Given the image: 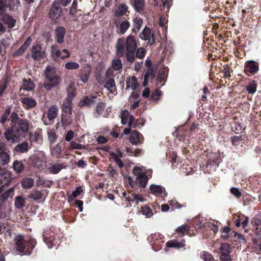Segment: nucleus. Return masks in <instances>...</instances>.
Masks as SVG:
<instances>
[{
    "instance_id": "2",
    "label": "nucleus",
    "mask_w": 261,
    "mask_h": 261,
    "mask_svg": "<svg viewBox=\"0 0 261 261\" xmlns=\"http://www.w3.org/2000/svg\"><path fill=\"white\" fill-rule=\"evenodd\" d=\"M137 46V41L133 36L129 35L126 38L125 43L123 38H120L116 45L117 55L122 57L125 53V47L126 51H130L135 50Z\"/></svg>"
},
{
    "instance_id": "16",
    "label": "nucleus",
    "mask_w": 261,
    "mask_h": 261,
    "mask_svg": "<svg viewBox=\"0 0 261 261\" xmlns=\"http://www.w3.org/2000/svg\"><path fill=\"white\" fill-rule=\"evenodd\" d=\"M66 34V30L63 27H59L55 30V38L59 43L64 42V39Z\"/></svg>"
},
{
    "instance_id": "32",
    "label": "nucleus",
    "mask_w": 261,
    "mask_h": 261,
    "mask_svg": "<svg viewBox=\"0 0 261 261\" xmlns=\"http://www.w3.org/2000/svg\"><path fill=\"white\" fill-rule=\"evenodd\" d=\"M76 92L74 88V84L72 83H70L67 88V96L66 98L67 99H69L72 101V98L75 96Z\"/></svg>"
},
{
    "instance_id": "48",
    "label": "nucleus",
    "mask_w": 261,
    "mask_h": 261,
    "mask_svg": "<svg viewBox=\"0 0 261 261\" xmlns=\"http://www.w3.org/2000/svg\"><path fill=\"white\" fill-rule=\"evenodd\" d=\"M121 61L119 59H116L112 61V67L115 70H119L122 68Z\"/></svg>"
},
{
    "instance_id": "54",
    "label": "nucleus",
    "mask_w": 261,
    "mask_h": 261,
    "mask_svg": "<svg viewBox=\"0 0 261 261\" xmlns=\"http://www.w3.org/2000/svg\"><path fill=\"white\" fill-rule=\"evenodd\" d=\"M230 229L228 227H225L221 230V238L224 240H227L229 237Z\"/></svg>"
},
{
    "instance_id": "38",
    "label": "nucleus",
    "mask_w": 261,
    "mask_h": 261,
    "mask_svg": "<svg viewBox=\"0 0 261 261\" xmlns=\"http://www.w3.org/2000/svg\"><path fill=\"white\" fill-rule=\"evenodd\" d=\"M221 255H229L230 246L227 243L222 244L220 248Z\"/></svg>"
},
{
    "instance_id": "63",
    "label": "nucleus",
    "mask_w": 261,
    "mask_h": 261,
    "mask_svg": "<svg viewBox=\"0 0 261 261\" xmlns=\"http://www.w3.org/2000/svg\"><path fill=\"white\" fill-rule=\"evenodd\" d=\"M169 204L174 209H178L181 208L183 206L181 205L177 201L175 200H172L169 201Z\"/></svg>"
},
{
    "instance_id": "35",
    "label": "nucleus",
    "mask_w": 261,
    "mask_h": 261,
    "mask_svg": "<svg viewBox=\"0 0 261 261\" xmlns=\"http://www.w3.org/2000/svg\"><path fill=\"white\" fill-rule=\"evenodd\" d=\"M134 7L138 12H142L145 6L144 0H134Z\"/></svg>"
},
{
    "instance_id": "44",
    "label": "nucleus",
    "mask_w": 261,
    "mask_h": 261,
    "mask_svg": "<svg viewBox=\"0 0 261 261\" xmlns=\"http://www.w3.org/2000/svg\"><path fill=\"white\" fill-rule=\"evenodd\" d=\"M189 229V227L187 225L184 224L178 227L176 229V231L178 233L181 234V236L183 237L186 233H188Z\"/></svg>"
},
{
    "instance_id": "49",
    "label": "nucleus",
    "mask_w": 261,
    "mask_h": 261,
    "mask_svg": "<svg viewBox=\"0 0 261 261\" xmlns=\"http://www.w3.org/2000/svg\"><path fill=\"white\" fill-rule=\"evenodd\" d=\"M11 113V107L7 108L4 112V114H3V116L2 117L1 119V123L4 125L6 121L7 120L9 116L10 115Z\"/></svg>"
},
{
    "instance_id": "57",
    "label": "nucleus",
    "mask_w": 261,
    "mask_h": 261,
    "mask_svg": "<svg viewBox=\"0 0 261 261\" xmlns=\"http://www.w3.org/2000/svg\"><path fill=\"white\" fill-rule=\"evenodd\" d=\"M135 50L126 51V57L127 61L130 63L134 62L135 57L134 56V53Z\"/></svg>"
},
{
    "instance_id": "39",
    "label": "nucleus",
    "mask_w": 261,
    "mask_h": 261,
    "mask_svg": "<svg viewBox=\"0 0 261 261\" xmlns=\"http://www.w3.org/2000/svg\"><path fill=\"white\" fill-rule=\"evenodd\" d=\"M149 189L152 194L159 195L163 193V188L160 186L152 185L150 186Z\"/></svg>"
},
{
    "instance_id": "55",
    "label": "nucleus",
    "mask_w": 261,
    "mask_h": 261,
    "mask_svg": "<svg viewBox=\"0 0 261 261\" xmlns=\"http://www.w3.org/2000/svg\"><path fill=\"white\" fill-rule=\"evenodd\" d=\"M146 54V49L143 47H140L136 51V56L139 59H143Z\"/></svg>"
},
{
    "instance_id": "1",
    "label": "nucleus",
    "mask_w": 261,
    "mask_h": 261,
    "mask_svg": "<svg viewBox=\"0 0 261 261\" xmlns=\"http://www.w3.org/2000/svg\"><path fill=\"white\" fill-rule=\"evenodd\" d=\"M44 82L43 87L46 90H50L53 88L58 86L61 82V79L57 74L54 66H47L44 70Z\"/></svg>"
},
{
    "instance_id": "60",
    "label": "nucleus",
    "mask_w": 261,
    "mask_h": 261,
    "mask_svg": "<svg viewBox=\"0 0 261 261\" xmlns=\"http://www.w3.org/2000/svg\"><path fill=\"white\" fill-rule=\"evenodd\" d=\"M57 137L55 132L51 131L48 133V138L49 142L51 143H54L56 141Z\"/></svg>"
},
{
    "instance_id": "46",
    "label": "nucleus",
    "mask_w": 261,
    "mask_h": 261,
    "mask_svg": "<svg viewBox=\"0 0 261 261\" xmlns=\"http://www.w3.org/2000/svg\"><path fill=\"white\" fill-rule=\"evenodd\" d=\"M79 67V64L75 62H68L65 64V68L68 70L77 69Z\"/></svg>"
},
{
    "instance_id": "51",
    "label": "nucleus",
    "mask_w": 261,
    "mask_h": 261,
    "mask_svg": "<svg viewBox=\"0 0 261 261\" xmlns=\"http://www.w3.org/2000/svg\"><path fill=\"white\" fill-rule=\"evenodd\" d=\"M200 255L204 261H213L214 260L213 255L207 252L203 251L201 253Z\"/></svg>"
},
{
    "instance_id": "59",
    "label": "nucleus",
    "mask_w": 261,
    "mask_h": 261,
    "mask_svg": "<svg viewBox=\"0 0 261 261\" xmlns=\"http://www.w3.org/2000/svg\"><path fill=\"white\" fill-rule=\"evenodd\" d=\"M70 147L72 149H84L85 148V147L84 145L81 144H79L75 142V141H71L70 143Z\"/></svg>"
},
{
    "instance_id": "31",
    "label": "nucleus",
    "mask_w": 261,
    "mask_h": 261,
    "mask_svg": "<svg viewBox=\"0 0 261 261\" xmlns=\"http://www.w3.org/2000/svg\"><path fill=\"white\" fill-rule=\"evenodd\" d=\"M25 203V198L21 196H16L14 199V205L17 208L20 209L24 207Z\"/></svg>"
},
{
    "instance_id": "10",
    "label": "nucleus",
    "mask_w": 261,
    "mask_h": 261,
    "mask_svg": "<svg viewBox=\"0 0 261 261\" xmlns=\"http://www.w3.org/2000/svg\"><path fill=\"white\" fill-rule=\"evenodd\" d=\"M143 140L144 138L142 134L137 130H134L129 138L130 143L135 145L142 144Z\"/></svg>"
},
{
    "instance_id": "52",
    "label": "nucleus",
    "mask_w": 261,
    "mask_h": 261,
    "mask_svg": "<svg viewBox=\"0 0 261 261\" xmlns=\"http://www.w3.org/2000/svg\"><path fill=\"white\" fill-rule=\"evenodd\" d=\"M143 23V20L141 18L136 17L134 20L135 23V28L134 30L135 31H139L142 26Z\"/></svg>"
},
{
    "instance_id": "21",
    "label": "nucleus",
    "mask_w": 261,
    "mask_h": 261,
    "mask_svg": "<svg viewBox=\"0 0 261 261\" xmlns=\"http://www.w3.org/2000/svg\"><path fill=\"white\" fill-rule=\"evenodd\" d=\"M14 194V188L12 187L3 192L0 196V200L5 203L9 198H12Z\"/></svg>"
},
{
    "instance_id": "58",
    "label": "nucleus",
    "mask_w": 261,
    "mask_h": 261,
    "mask_svg": "<svg viewBox=\"0 0 261 261\" xmlns=\"http://www.w3.org/2000/svg\"><path fill=\"white\" fill-rule=\"evenodd\" d=\"M246 90L250 94L254 93L256 91V84H255L254 83H250L246 87Z\"/></svg>"
},
{
    "instance_id": "6",
    "label": "nucleus",
    "mask_w": 261,
    "mask_h": 261,
    "mask_svg": "<svg viewBox=\"0 0 261 261\" xmlns=\"http://www.w3.org/2000/svg\"><path fill=\"white\" fill-rule=\"evenodd\" d=\"M31 52L32 57L34 60L38 61L45 57L44 50L39 44L33 45Z\"/></svg>"
},
{
    "instance_id": "27",
    "label": "nucleus",
    "mask_w": 261,
    "mask_h": 261,
    "mask_svg": "<svg viewBox=\"0 0 261 261\" xmlns=\"http://www.w3.org/2000/svg\"><path fill=\"white\" fill-rule=\"evenodd\" d=\"M29 149V143L24 141L22 143L17 144L15 147V150L19 153L27 152Z\"/></svg>"
},
{
    "instance_id": "14",
    "label": "nucleus",
    "mask_w": 261,
    "mask_h": 261,
    "mask_svg": "<svg viewBox=\"0 0 261 261\" xmlns=\"http://www.w3.org/2000/svg\"><path fill=\"white\" fill-rule=\"evenodd\" d=\"M16 126L19 130V133L24 137L25 133L29 130V121L27 119H19Z\"/></svg>"
},
{
    "instance_id": "4",
    "label": "nucleus",
    "mask_w": 261,
    "mask_h": 261,
    "mask_svg": "<svg viewBox=\"0 0 261 261\" xmlns=\"http://www.w3.org/2000/svg\"><path fill=\"white\" fill-rule=\"evenodd\" d=\"M58 114V107L55 105H51L49 107L47 111L46 112V117L49 121L47 122L44 114L42 116V120L45 125L50 124L51 122L57 117Z\"/></svg>"
},
{
    "instance_id": "23",
    "label": "nucleus",
    "mask_w": 261,
    "mask_h": 261,
    "mask_svg": "<svg viewBox=\"0 0 261 261\" xmlns=\"http://www.w3.org/2000/svg\"><path fill=\"white\" fill-rule=\"evenodd\" d=\"M166 245L168 248H182L185 246V241L184 240H181L180 242L177 240H170L166 243Z\"/></svg>"
},
{
    "instance_id": "13",
    "label": "nucleus",
    "mask_w": 261,
    "mask_h": 261,
    "mask_svg": "<svg viewBox=\"0 0 261 261\" xmlns=\"http://www.w3.org/2000/svg\"><path fill=\"white\" fill-rule=\"evenodd\" d=\"M253 231L257 236L261 237V218L254 217L251 220Z\"/></svg>"
},
{
    "instance_id": "40",
    "label": "nucleus",
    "mask_w": 261,
    "mask_h": 261,
    "mask_svg": "<svg viewBox=\"0 0 261 261\" xmlns=\"http://www.w3.org/2000/svg\"><path fill=\"white\" fill-rule=\"evenodd\" d=\"M133 173L137 177L146 174L145 169L143 166L135 167L133 170Z\"/></svg>"
},
{
    "instance_id": "20",
    "label": "nucleus",
    "mask_w": 261,
    "mask_h": 261,
    "mask_svg": "<svg viewBox=\"0 0 261 261\" xmlns=\"http://www.w3.org/2000/svg\"><path fill=\"white\" fill-rule=\"evenodd\" d=\"M144 200L145 199L142 195L132 193H129L128 196L125 198L126 201L128 202L135 201L136 204H138L139 202H143Z\"/></svg>"
},
{
    "instance_id": "19",
    "label": "nucleus",
    "mask_w": 261,
    "mask_h": 261,
    "mask_svg": "<svg viewBox=\"0 0 261 261\" xmlns=\"http://www.w3.org/2000/svg\"><path fill=\"white\" fill-rule=\"evenodd\" d=\"M1 20L5 24L8 25L9 29L14 28L16 22V19L7 14L3 15Z\"/></svg>"
},
{
    "instance_id": "8",
    "label": "nucleus",
    "mask_w": 261,
    "mask_h": 261,
    "mask_svg": "<svg viewBox=\"0 0 261 261\" xmlns=\"http://www.w3.org/2000/svg\"><path fill=\"white\" fill-rule=\"evenodd\" d=\"M16 251L19 253L24 252L25 248L24 237L21 234L17 235L14 240Z\"/></svg>"
},
{
    "instance_id": "64",
    "label": "nucleus",
    "mask_w": 261,
    "mask_h": 261,
    "mask_svg": "<svg viewBox=\"0 0 261 261\" xmlns=\"http://www.w3.org/2000/svg\"><path fill=\"white\" fill-rule=\"evenodd\" d=\"M230 192L237 198H240L241 196V192L240 191L239 189L237 188H231L230 189Z\"/></svg>"
},
{
    "instance_id": "24",
    "label": "nucleus",
    "mask_w": 261,
    "mask_h": 261,
    "mask_svg": "<svg viewBox=\"0 0 261 261\" xmlns=\"http://www.w3.org/2000/svg\"><path fill=\"white\" fill-rule=\"evenodd\" d=\"M21 102L28 109L34 108L37 105V101L31 97H24L21 99Z\"/></svg>"
},
{
    "instance_id": "22",
    "label": "nucleus",
    "mask_w": 261,
    "mask_h": 261,
    "mask_svg": "<svg viewBox=\"0 0 261 261\" xmlns=\"http://www.w3.org/2000/svg\"><path fill=\"white\" fill-rule=\"evenodd\" d=\"M105 88L112 94H115L117 93L115 82L114 79H110L105 83Z\"/></svg>"
},
{
    "instance_id": "34",
    "label": "nucleus",
    "mask_w": 261,
    "mask_h": 261,
    "mask_svg": "<svg viewBox=\"0 0 261 261\" xmlns=\"http://www.w3.org/2000/svg\"><path fill=\"white\" fill-rule=\"evenodd\" d=\"M34 88V85L30 79H23L22 89L25 91H31Z\"/></svg>"
},
{
    "instance_id": "3",
    "label": "nucleus",
    "mask_w": 261,
    "mask_h": 261,
    "mask_svg": "<svg viewBox=\"0 0 261 261\" xmlns=\"http://www.w3.org/2000/svg\"><path fill=\"white\" fill-rule=\"evenodd\" d=\"M4 137L8 142L13 144L20 141L21 138H24L19 133L16 124H13L10 128L7 129L4 133Z\"/></svg>"
},
{
    "instance_id": "56",
    "label": "nucleus",
    "mask_w": 261,
    "mask_h": 261,
    "mask_svg": "<svg viewBox=\"0 0 261 261\" xmlns=\"http://www.w3.org/2000/svg\"><path fill=\"white\" fill-rule=\"evenodd\" d=\"M83 192L82 187L79 186L75 189V191L72 192V194L70 196V199L73 200L78 196H79Z\"/></svg>"
},
{
    "instance_id": "37",
    "label": "nucleus",
    "mask_w": 261,
    "mask_h": 261,
    "mask_svg": "<svg viewBox=\"0 0 261 261\" xmlns=\"http://www.w3.org/2000/svg\"><path fill=\"white\" fill-rule=\"evenodd\" d=\"M136 180L140 187L144 188L146 186L148 178L146 174H144L142 176L137 177Z\"/></svg>"
},
{
    "instance_id": "5",
    "label": "nucleus",
    "mask_w": 261,
    "mask_h": 261,
    "mask_svg": "<svg viewBox=\"0 0 261 261\" xmlns=\"http://www.w3.org/2000/svg\"><path fill=\"white\" fill-rule=\"evenodd\" d=\"M259 70L258 63L254 61H247L245 64L244 72L248 76L256 74Z\"/></svg>"
},
{
    "instance_id": "41",
    "label": "nucleus",
    "mask_w": 261,
    "mask_h": 261,
    "mask_svg": "<svg viewBox=\"0 0 261 261\" xmlns=\"http://www.w3.org/2000/svg\"><path fill=\"white\" fill-rule=\"evenodd\" d=\"M63 166L62 164H55L52 165L50 168L49 170L50 172L53 174H57L59 173L62 169H63Z\"/></svg>"
},
{
    "instance_id": "18",
    "label": "nucleus",
    "mask_w": 261,
    "mask_h": 261,
    "mask_svg": "<svg viewBox=\"0 0 261 261\" xmlns=\"http://www.w3.org/2000/svg\"><path fill=\"white\" fill-rule=\"evenodd\" d=\"M45 197L46 196H44V194L38 190H33L28 196L29 199H32L36 201H44Z\"/></svg>"
},
{
    "instance_id": "29",
    "label": "nucleus",
    "mask_w": 261,
    "mask_h": 261,
    "mask_svg": "<svg viewBox=\"0 0 261 261\" xmlns=\"http://www.w3.org/2000/svg\"><path fill=\"white\" fill-rule=\"evenodd\" d=\"M62 151L63 149L61 146L58 144L51 149L50 154L52 156L58 159L60 158Z\"/></svg>"
},
{
    "instance_id": "9",
    "label": "nucleus",
    "mask_w": 261,
    "mask_h": 261,
    "mask_svg": "<svg viewBox=\"0 0 261 261\" xmlns=\"http://www.w3.org/2000/svg\"><path fill=\"white\" fill-rule=\"evenodd\" d=\"M91 72V66L90 64L85 65L80 71L79 76L80 80L84 83H86Z\"/></svg>"
},
{
    "instance_id": "25",
    "label": "nucleus",
    "mask_w": 261,
    "mask_h": 261,
    "mask_svg": "<svg viewBox=\"0 0 261 261\" xmlns=\"http://www.w3.org/2000/svg\"><path fill=\"white\" fill-rule=\"evenodd\" d=\"M62 111L69 115L72 114V101L65 99L61 107Z\"/></svg>"
},
{
    "instance_id": "36",
    "label": "nucleus",
    "mask_w": 261,
    "mask_h": 261,
    "mask_svg": "<svg viewBox=\"0 0 261 261\" xmlns=\"http://www.w3.org/2000/svg\"><path fill=\"white\" fill-rule=\"evenodd\" d=\"M127 11V6L124 4H122L118 7L117 9L115 12V15L116 16H122L124 15Z\"/></svg>"
},
{
    "instance_id": "30",
    "label": "nucleus",
    "mask_w": 261,
    "mask_h": 261,
    "mask_svg": "<svg viewBox=\"0 0 261 261\" xmlns=\"http://www.w3.org/2000/svg\"><path fill=\"white\" fill-rule=\"evenodd\" d=\"M34 184V180L33 179L30 177H26L23 178L21 182V185L23 189H29L31 188Z\"/></svg>"
},
{
    "instance_id": "61",
    "label": "nucleus",
    "mask_w": 261,
    "mask_h": 261,
    "mask_svg": "<svg viewBox=\"0 0 261 261\" xmlns=\"http://www.w3.org/2000/svg\"><path fill=\"white\" fill-rule=\"evenodd\" d=\"M117 152L118 153V155H116L114 152H111L110 154L111 159H113L115 162L122 156V152L119 149L117 150Z\"/></svg>"
},
{
    "instance_id": "26",
    "label": "nucleus",
    "mask_w": 261,
    "mask_h": 261,
    "mask_svg": "<svg viewBox=\"0 0 261 261\" xmlns=\"http://www.w3.org/2000/svg\"><path fill=\"white\" fill-rule=\"evenodd\" d=\"M115 24L116 25H118L119 24L120 25H119V30H120V33L121 34H124L126 32V31L127 30V29L129 28V27L130 26L129 22L128 21L125 20L122 21L120 23L119 21L117 19H116L115 20Z\"/></svg>"
},
{
    "instance_id": "15",
    "label": "nucleus",
    "mask_w": 261,
    "mask_h": 261,
    "mask_svg": "<svg viewBox=\"0 0 261 261\" xmlns=\"http://www.w3.org/2000/svg\"><path fill=\"white\" fill-rule=\"evenodd\" d=\"M12 176L11 173L9 171L0 170V184L4 183L8 186L12 181Z\"/></svg>"
},
{
    "instance_id": "7",
    "label": "nucleus",
    "mask_w": 261,
    "mask_h": 261,
    "mask_svg": "<svg viewBox=\"0 0 261 261\" xmlns=\"http://www.w3.org/2000/svg\"><path fill=\"white\" fill-rule=\"evenodd\" d=\"M140 37L143 40L147 41V43L149 45L153 44L155 42L154 34L151 33V30L147 27H145L140 34Z\"/></svg>"
},
{
    "instance_id": "50",
    "label": "nucleus",
    "mask_w": 261,
    "mask_h": 261,
    "mask_svg": "<svg viewBox=\"0 0 261 261\" xmlns=\"http://www.w3.org/2000/svg\"><path fill=\"white\" fill-rule=\"evenodd\" d=\"M142 213L143 215H145L148 218L151 217L153 215L151 210L147 205L144 206L142 207Z\"/></svg>"
},
{
    "instance_id": "53",
    "label": "nucleus",
    "mask_w": 261,
    "mask_h": 261,
    "mask_svg": "<svg viewBox=\"0 0 261 261\" xmlns=\"http://www.w3.org/2000/svg\"><path fill=\"white\" fill-rule=\"evenodd\" d=\"M105 108L106 104L104 102H99L95 108V111L99 115H100L103 112Z\"/></svg>"
},
{
    "instance_id": "42",
    "label": "nucleus",
    "mask_w": 261,
    "mask_h": 261,
    "mask_svg": "<svg viewBox=\"0 0 261 261\" xmlns=\"http://www.w3.org/2000/svg\"><path fill=\"white\" fill-rule=\"evenodd\" d=\"M10 158L9 154L5 152L0 154V163L3 165H7L10 162Z\"/></svg>"
},
{
    "instance_id": "47",
    "label": "nucleus",
    "mask_w": 261,
    "mask_h": 261,
    "mask_svg": "<svg viewBox=\"0 0 261 261\" xmlns=\"http://www.w3.org/2000/svg\"><path fill=\"white\" fill-rule=\"evenodd\" d=\"M161 2L162 5L161 10H165L166 9V12H168L170 7L172 5V0H161Z\"/></svg>"
},
{
    "instance_id": "45",
    "label": "nucleus",
    "mask_w": 261,
    "mask_h": 261,
    "mask_svg": "<svg viewBox=\"0 0 261 261\" xmlns=\"http://www.w3.org/2000/svg\"><path fill=\"white\" fill-rule=\"evenodd\" d=\"M155 72L154 70L151 68H148L144 75V77L148 80H152L154 78Z\"/></svg>"
},
{
    "instance_id": "28",
    "label": "nucleus",
    "mask_w": 261,
    "mask_h": 261,
    "mask_svg": "<svg viewBox=\"0 0 261 261\" xmlns=\"http://www.w3.org/2000/svg\"><path fill=\"white\" fill-rule=\"evenodd\" d=\"M138 87L137 79L135 76H132L127 79L126 88H131L133 90L136 89Z\"/></svg>"
},
{
    "instance_id": "33",
    "label": "nucleus",
    "mask_w": 261,
    "mask_h": 261,
    "mask_svg": "<svg viewBox=\"0 0 261 261\" xmlns=\"http://www.w3.org/2000/svg\"><path fill=\"white\" fill-rule=\"evenodd\" d=\"M13 169L16 173H20L23 171L24 166L21 161L16 160L13 163Z\"/></svg>"
},
{
    "instance_id": "12",
    "label": "nucleus",
    "mask_w": 261,
    "mask_h": 261,
    "mask_svg": "<svg viewBox=\"0 0 261 261\" xmlns=\"http://www.w3.org/2000/svg\"><path fill=\"white\" fill-rule=\"evenodd\" d=\"M51 53L53 57H60L61 59L68 58L70 56L69 51L67 49H64L60 50L56 46H51Z\"/></svg>"
},
{
    "instance_id": "11",
    "label": "nucleus",
    "mask_w": 261,
    "mask_h": 261,
    "mask_svg": "<svg viewBox=\"0 0 261 261\" xmlns=\"http://www.w3.org/2000/svg\"><path fill=\"white\" fill-rule=\"evenodd\" d=\"M97 100V96H85L80 100L79 106L81 107H91L94 104Z\"/></svg>"
},
{
    "instance_id": "62",
    "label": "nucleus",
    "mask_w": 261,
    "mask_h": 261,
    "mask_svg": "<svg viewBox=\"0 0 261 261\" xmlns=\"http://www.w3.org/2000/svg\"><path fill=\"white\" fill-rule=\"evenodd\" d=\"M161 95V91L159 89H155L154 92L151 94V98L152 99L157 100L159 99Z\"/></svg>"
},
{
    "instance_id": "17",
    "label": "nucleus",
    "mask_w": 261,
    "mask_h": 261,
    "mask_svg": "<svg viewBox=\"0 0 261 261\" xmlns=\"http://www.w3.org/2000/svg\"><path fill=\"white\" fill-rule=\"evenodd\" d=\"M61 12L62 10L56 4L54 3L51 6L49 16L52 19L56 20L59 17Z\"/></svg>"
},
{
    "instance_id": "43",
    "label": "nucleus",
    "mask_w": 261,
    "mask_h": 261,
    "mask_svg": "<svg viewBox=\"0 0 261 261\" xmlns=\"http://www.w3.org/2000/svg\"><path fill=\"white\" fill-rule=\"evenodd\" d=\"M129 113L127 110L122 111L120 114L121 123L125 125L128 121Z\"/></svg>"
}]
</instances>
